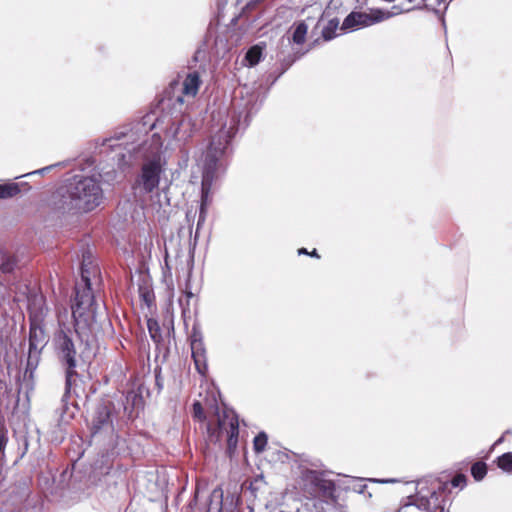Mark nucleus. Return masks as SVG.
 <instances>
[{"label":"nucleus","instance_id":"nucleus-1","mask_svg":"<svg viewBox=\"0 0 512 512\" xmlns=\"http://www.w3.org/2000/svg\"><path fill=\"white\" fill-rule=\"evenodd\" d=\"M103 201V190L96 176L74 175L51 195L49 205L59 214L87 213Z\"/></svg>","mask_w":512,"mask_h":512},{"label":"nucleus","instance_id":"nucleus-2","mask_svg":"<svg viewBox=\"0 0 512 512\" xmlns=\"http://www.w3.org/2000/svg\"><path fill=\"white\" fill-rule=\"evenodd\" d=\"M81 325L75 330L69 327L60 326L53 336V347L55 355L60 364L65 368V394L68 396L75 392L78 373L76 369L82 362H86L93 354L89 339H84L81 334Z\"/></svg>","mask_w":512,"mask_h":512},{"label":"nucleus","instance_id":"nucleus-3","mask_svg":"<svg viewBox=\"0 0 512 512\" xmlns=\"http://www.w3.org/2000/svg\"><path fill=\"white\" fill-rule=\"evenodd\" d=\"M241 113L237 116L233 115L230 124H224L221 129L212 136L209 147L205 154L204 168L201 182V203L197 230L205 222L207 215V207L210 204V190L215 173L218 167V161L225 153L232 138L236 135L240 126Z\"/></svg>","mask_w":512,"mask_h":512},{"label":"nucleus","instance_id":"nucleus-4","mask_svg":"<svg viewBox=\"0 0 512 512\" xmlns=\"http://www.w3.org/2000/svg\"><path fill=\"white\" fill-rule=\"evenodd\" d=\"M147 132L143 125L137 123L134 126H124L116 130L110 138L103 141V146L110 149L113 156L111 159L117 167L122 169L128 166L139 154H154L159 150L160 143L157 141L154 149L146 148Z\"/></svg>","mask_w":512,"mask_h":512},{"label":"nucleus","instance_id":"nucleus-5","mask_svg":"<svg viewBox=\"0 0 512 512\" xmlns=\"http://www.w3.org/2000/svg\"><path fill=\"white\" fill-rule=\"evenodd\" d=\"M124 419L114 401L107 400L99 404L91 421V437L95 442H103L108 446L116 444L115 421Z\"/></svg>","mask_w":512,"mask_h":512},{"label":"nucleus","instance_id":"nucleus-6","mask_svg":"<svg viewBox=\"0 0 512 512\" xmlns=\"http://www.w3.org/2000/svg\"><path fill=\"white\" fill-rule=\"evenodd\" d=\"M302 478L304 487L310 495L320 498L326 503H336L338 482L327 479L323 472L315 470H305Z\"/></svg>","mask_w":512,"mask_h":512},{"label":"nucleus","instance_id":"nucleus-7","mask_svg":"<svg viewBox=\"0 0 512 512\" xmlns=\"http://www.w3.org/2000/svg\"><path fill=\"white\" fill-rule=\"evenodd\" d=\"M197 130L196 122L190 114H183L174 119L165 131V137L169 144L175 147L184 145Z\"/></svg>","mask_w":512,"mask_h":512},{"label":"nucleus","instance_id":"nucleus-8","mask_svg":"<svg viewBox=\"0 0 512 512\" xmlns=\"http://www.w3.org/2000/svg\"><path fill=\"white\" fill-rule=\"evenodd\" d=\"M162 172L161 157L159 155L154 156L143 164L137 181L138 186L146 193L153 192L159 185Z\"/></svg>","mask_w":512,"mask_h":512},{"label":"nucleus","instance_id":"nucleus-9","mask_svg":"<svg viewBox=\"0 0 512 512\" xmlns=\"http://www.w3.org/2000/svg\"><path fill=\"white\" fill-rule=\"evenodd\" d=\"M83 286H76L75 291V304L72 306V316L75 321V326L81 325L82 321L86 322V319H83L87 311L92 310V305L94 303V296L91 290V281L82 282Z\"/></svg>","mask_w":512,"mask_h":512},{"label":"nucleus","instance_id":"nucleus-10","mask_svg":"<svg viewBox=\"0 0 512 512\" xmlns=\"http://www.w3.org/2000/svg\"><path fill=\"white\" fill-rule=\"evenodd\" d=\"M46 344V334L43 328L31 324L29 332V352L27 366L34 368L37 366L42 348Z\"/></svg>","mask_w":512,"mask_h":512},{"label":"nucleus","instance_id":"nucleus-11","mask_svg":"<svg viewBox=\"0 0 512 512\" xmlns=\"http://www.w3.org/2000/svg\"><path fill=\"white\" fill-rule=\"evenodd\" d=\"M114 402L120 414H122L124 418L128 419L133 416L134 411L141 409L144 405V399L140 387L138 389L128 391L124 399L121 398Z\"/></svg>","mask_w":512,"mask_h":512},{"label":"nucleus","instance_id":"nucleus-12","mask_svg":"<svg viewBox=\"0 0 512 512\" xmlns=\"http://www.w3.org/2000/svg\"><path fill=\"white\" fill-rule=\"evenodd\" d=\"M447 485V483H439L437 490L434 489L431 491L429 497L420 493V496L417 498V500L420 502L426 512L432 509H434L435 512H445L444 506L441 503L442 495L447 489Z\"/></svg>","mask_w":512,"mask_h":512},{"label":"nucleus","instance_id":"nucleus-13","mask_svg":"<svg viewBox=\"0 0 512 512\" xmlns=\"http://www.w3.org/2000/svg\"><path fill=\"white\" fill-rule=\"evenodd\" d=\"M197 335V333H193L191 339V353L196 370L198 371L199 374L204 376L208 370L206 351L202 339Z\"/></svg>","mask_w":512,"mask_h":512},{"label":"nucleus","instance_id":"nucleus-14","mask_svg":"<svg viewBox=\"0 0 512 512\" xmlns=\"http://www.w3.org/2000/svg\"><path fill=\"white\" fill-rule=\"evenodd\" d=\"M373 24L371 16L364 12H351L343 21L342 30L354 29L356 27H367Z\"/></svg>","mask_w":512,"mask_h":512},{"label":"nucleus","instance_id":"nucleus-15","mask_svg":"<svg viewBox=\"0 0 512 512\" xmlns=\"http://www.w3.org/2000/svg\"><path fill=\"white\" fill-rule=\"evenodd\" d=\"M338 488L346 491H354L359 494H365L367 485L363 483V479L355 477H344L338 480Z\"/></svg>","mask_w":512,"mask_h":512},{"label":"nucleus","instance_id":"nucleus-16","mask_svg":"<svg viewBox=\"0 0 512 512\" xmlns=\"http://www.w3.org/2000/svg\"><path fill=\"white\" fill-rule=\"evenodd\" d=\"M200 85V78L197 72L189 73L182 84V94L187 97H195Z\"/></svg>","mask_w":512,"mask_h":512},{"label":"nucleus","instance_id":"nucleus-17","mask_svg":"<svg viewBox=\"0 0 512 512\" xmlns=\"http://www.w3.org/2000/svg\"><path fill=\"white\" fill-rule=\"evenodd\" d=\"M94 262L93 260V254L89 247H85L82 250V259H81V267H80V274H81V281L87 282L91 281V271L87 269V265H92Z\"/></svg>","mask_w":512,"mask_h":512},{"label":"nucleus","instance_id":"nucleus-18","mask_svg":"<svg viewBox=\"0 0 512 512\" xmlns=\"http://www.w3.org/2000/svg\"><path fill=\"white\" fill-rule=\"evenodd\" d=\"M307 32L308 25L304 21L295 24L292 31V36L291 38H288V42L290 43L292 41L296 45L303 44L305 42Z\"/></svg>","mask_w":512,"mask_h":512},{"label":"nucleus","instance_id":"nucleus-19","mask_svg":"<svg viewBox=\"0 0 512 512\" xmlns=\"http://www.w3.org/2000/svg\"><path fill=\"white\" fill-rule=\"evenodd\" d=\"M239 435V424L236 418H232L229 422V430H228V439L227 444L228 448H235L238 442Z\"/></svg>","mask_w":512,"mask_h":512},{"label":"nucleus","instance_id":"nucleus-20","mask_svg":"<svg viewBox=\"0 0 512 512\" xmlns=\"http://www.w3.org/2000/svg\"><path fill=\"white\" fill-rule=\"evenodd\" d=\"M262 57V47L260 45L252 46L245 55V60L249 66H255L259 63Z\"/></svg>","mask_w":512,"mask_h":512},{"label":"nucleus","instance_id":"nucleus-21","mask_svg":"<svg viewBox=\"0 0 512 512\" xmlns=\"http://www.w3.org/2000/svg\"><path fill=\"white\" fill-rule=\"evenodd\" d=\"M20 192L17 183L0 184V199H7L17 195Z\"/></svg>","mask_w":512,"mask_h":512},{"label":"nucleus","instance_id":"nucleus-22","mask_svg":"<svg viewBox=\"0 0 512 512\" xmlns=\"http://www.w3.org/2000/svg\"><path fill=\"white\" fill-rule=\"evenodd\" d=\"M339 20L337 18L331 19L322 30V36L325 41H330L335 37V32L338 29Z\"/></svg>","mask_w":512,"mask_h":512},{"label":"nucleus","instance_id":"nucleus-23","mask_svg":"<svg viewBox=\"0 0 512 512\" xmlns=\"http://www.w3.org/2000/svg\"><path fill=\"white\" fill-rule=\"evenodd\" d=\"M497 466L506 473H512V452H506L497 458Z\"/></svg>","mask_w":512,"mask_h":512},{"label":"nucleus","instance_id":"nucleus-24","mask_svg":"<svg viewBox=\"0 0 512 512\" xmlns=\"http://www.w3.org/2000/svg\"><path fill=\"white\" fill-rule=\"evenodd\" d=\"M402 12H403V10H398L397 12H386V11H382L380 9H376V10H373L372 13L369 15L371 16V21H373V24H374V23H378V22L387 20V19H389L395 15H398Z\"/></svg>","mask_w":512,"mask_h":512},{"label":"nucleus","instance_id":"nucleus-25","mask_svg":"<svg viewBox=\"0 0 512 512\" xmlns=\"http://www.w3.org/2000/svg\"><path fill=\"white\" fill-rule=\"evenodd\" d=\"M487 473L486 464L483 462H476L471 467V474L476 481L482 480Z\"/></svg>","mask_w":512,"mask_h":512},{"label":"nucleus","instance_id":"nucleus-26","mask_svg":"<svg viewBox=\"0 0 512 512\" xmlns=\"http://www.w3.org/2000/svg\"><path fill=\"white\" fill-rule=\"evenodd\" d=\"M268 437L265 432L258 433L257 436H255L253 441V447L254 451L256 453H261L265 450L267 445Z\"/></svg>","mask_w":512,"mask_h":512},{"label":"nucleus","instance_id":"nucleus-27","mask_svg":"<svg viewBox=\"0 0 512 512\" xmlns=\"http://www.w3.org/2000/svg\"><path fill=\"white\" fill-rule=\"evenodd\" d=\"M396 512H426L418 500L402 505Z\"/></svg>","mask_w":512,"mask_h":512},{"label":"nucleus","instance_id":"nucleus-28","mask_svg":"<svg viewBox=\"0 0 512 512\" xmlns=\"http://www.w3.org/2000/svg\"><path fill=\"white\" fill-rule=\"evenodd\" d=\"M15 267V261L11 257L2 256L1 270L4 273H10Z\"/></svg>","mask_w":512,"mask_h":512},{"label":"nucleus","instance_id":"nucleus-29","mask_svg":"<svg viewBox=\"0 0 512 512\" xmlns=\"http://www.w3.org/2000/svg\"><path fill=\"white\" fill-rule=\"evenodd\" d=\"M466 476L464 474H457L454 476L451 480V485L454 488H460L463 489L466 486Z\"/></svg>","mask_w":512,"mask_h":512},{"label":"nucleus","instance_id":"nucleus-30","mask_svg":"<svg viewBox=\"0 0 512 512\" xmlns=\"http://www.w3.org/2000/svg\"><path fill=\"white\" fill-rule=\"evenodd\" d=\"M193 415L199 420H203L205 418L202 405L198 401L193 403Z\"/></svg>","mask_w":512,"mask_h":512},{"label":"nucleus","instance_id":"nucleus-31","mask_svg":"<svg viewBox=\"0 0 512 512\" xmlns=\"http://www.w3.org/2000/svg\"><path fill=\"white\" fill-rule=\"evenodd\" d=\"M60 164H55V165H50V166H46L44 168H41V169H38V170H35L31 173H27L25 174L24 176H29V175H33V174H40V175H43L45 174L46 172L52 170L54 167L56 166H59Z\"/></svg>","mask_w":512,"mask_h":512},{"label":"nucleus","instance_id":"nucleus-32","mask_svg":"<svg viewBox=\"0 0 512 512\" xmlns=\"http://www.w3.org/2000/svg\"><path fill=\"white\" fill-rule=\"evenodd\" d=\"M7 442V437L3 429H0V453L4 450Z\"/></svg>","mask_w":512,"mask_h":512},{"label":"nucleus","instance_id":"nucleus-33","mask_svg":"<svg viewBox=\"0 0 512 512\" xmlns=\"http://www.w3.org/2000/svg\"><path fill=\"white\" fill-rule=\"evenodd\" d=\"M299 57L300 56L293 55V56H290L288 59H283L285 68L287 69L289 66H291L292 63H294L296 61V59Z\"/></svg>","mask_w":512,"mask_h":512},{"label":"nucleus","instance_id":"nucleus-34","mask_svg":"<svg viewBox=\"0 0 512 512\" xmlns=\"http://www.w3.org/2000/svg\"><path fill=\"white\" fill-rule=\"evenodd\" d=\"M87 269L91 271V278L98 272V267L94 263L92 265H87Z\"/></svg>","mask_w":512,"mask_h":512},{"label":"nucleus","instance_id":"nucleus-35","mask_svg":"<svg viewBox=\"0 0 512 512\" xmlns=\"http://www.w3.org/2000/svg\"><path fill=\"white\" fill-rule=\"evenodd\" d=\"M510 433H511V430H506L504 432V434L498 440H496V442L494 443V446L501 444L504 441V436L507 434H510Z\"/></svg>","mask_w":512,"mask_h":512},{"label":"nucleus","instance_id":"nucleus-36","mask_svg":"<svg viewBox=\"0 0 512 512\" xmlns=\"http://www.w3.org/2000/svg\"><path fill=\"white\" fill-rule=\"evenodd\" d=\"M370 481H373V482H379V483H390V482H395V480H393V479H386V480L370 479Z\"/></svg>","mask_w":512,"mask_h":512},{"label":"nucleus","instance_id":"nucleus-37","mask_svg":"<svg viewBox=\"0 0 512 512\" xmlns=\"http://www.w3.org/2000/svg\"><path fill=\"white\" fill-rule=\"evenodd\" d=\"M298 254H300V255H301V254H308V255H309V252L307 251V249H306V248H300V249L298 250Z\"/></svg>","mask_w":512,"mask_h":512},{"label":"nucleus","instance_id":"nucleus-38","mask_svg":"<svg viewBox=\"0 0 512 512\" xmlns=\"http://www.w3.org/2000/svg\"><path fill=\"white\" fill-rule=\"evenodd\" d=\"M309 255H310V256H312V257H317V258H319V255H318V253H317V250H316V249H314L311 253H309Z\"/></svg>","mask_w":512,"mask_h":512},{"label":"nucleus","instance_id":"nucleus-39","mask_svg":"<svg viewBox=\"0 0 512 512\" xmlns=\"http://www.w3.org/2000/svg\"><path fill=\"white\" fill-rule=\"evenodd\" d=\"M176 102L179 103V104H183V102H184L183 96H178L176 98Z\"/></svg>","mask_w":512,"mask_h":512},{"label":"nucleus","instance_id":"nucleus-40","mask_svg":"<svg viewBox=\"0 0 512 512\" xmlns=\"http://www.w3.org/2000/svg\"><path fill=\"white\" fill-rule=\"evenodd\" d=\"M398 10H401L397 5H394L392 7V11L391 12H397Z\"/></svg>","mask_w":512,"mask_h":512},{"label":"nucleus","instance_id":"nucleus-41","mask_svg":"<svg viewBox=\"0 0 512 512\" xmlns=\"http://www.w3.org/2000/svg\"><path fill=\"white\" fill-rule=\"evenodd\" d=\"M148 328H149V331L151 332L152 331V322H151V320L148 321Z\"/></svg>","mask_w":512,"mask_h":512},{"label":"nucleus","instance_id":"nucleus-42","mask_svg":"<svg viewBox=\"0 0 512 512\" xmlns=\"http://www.w3.org/2000/svg\"><path fill=\"white\" fill-rule=\"evenodd\" d=\"M247 118H248V115H245V124L247 125Z\"/></svg>","mask_w":512,"mask_h":512}]
</instances>
